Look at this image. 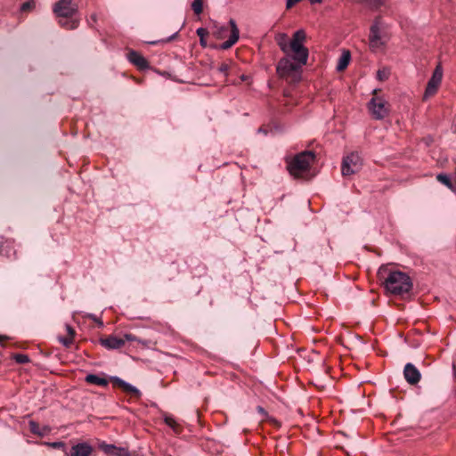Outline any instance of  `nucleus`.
Returning a JSON list of instances; mask_svg holds the SVG:
<instances>
[{
  "instance_id": "f257e3e1",
  "label": "nucleus",
  "mask_w": 456,
  "mask_h": 456,
  "mask_svg": "<svg viewBox=\"0 0 456 456\" xmlns=\"http://www.w3.org/2000/svg\"><path fill=\"white\" fill-rule=\"evenodd\" d=\"M306 38L303 29L297 30L289 41L287 34L280 33L275 40L280 49L286 54L281 58L276 67L280 77L298 82L301 78V68L307 63L309 52L304 46Z\"/></svg>"
},
{
  "instance_id": "f03ea898",
  "label": "nucleus",
  "mask_w": 456,
  "mask_h": 456,
  "mask_svg": "<svg viewBox=\"0 0 456 456\" xmlns=\"http://www.w3.org/2000/svg\"><path fill=\"white\" fill-rule=\"evenodd\" d=\"M77 10V4L73 0H60L53 8L54 14L59 18L60 26L66 29H75L78 27Z\"/></svg>"
},
{
  "instance_id": "7ed1b4c3",
  "label": "nucleus",
  "mask_w": 456,
  "mask_h": 456,
  "mask_svg": "<svg viewBox=\"0 0 456 456\" xmlns=\"http://www.w3.org/2000/svg\"><path fill=\"white\" fill-rule=\"evenodd\" d=\"M383 283L388 292L396 296L409 293L412 289L411 277L400 271L390 272Z\"/></svg>"
},
{
  "instance_id": "20e7f679",
  "label": "nucleus",
  "mask_w": 456,
  "mask_h": 456,
  "mask_svg": "<svg viewBox=\"0 0 456 456\" xmlns=\"http://www.w3.org/2000/svg\"><path fill=\"white\" fill-rule=\"evenodd\" d=\"M315 155L311 151H305L297 154L292 159L288 161V170L289 174L297 178L303 176L310 168L314 161Z\"/></svg>"
},
{
  "instance_id": "39448f33",
  "label": "nucleus",
  "mask_w": 456,
  "mask_h": 456,
  "mask_svg": "<svg viewBox=\"0 0 456 456\" xmlns=\"http://www.w3.org/2000/svg\"><path fill=\"white\" fill-rule=\"evenodd\" d=\"M388 35L379 19H376L370 28L369 44L372 51H377L385 46L388 41Z\"/></svg>"
},
{
  "instance_id": "423d86ee",
  "label": "nucleus",
  "mask_w": 456,
  "mask_h": 456,
  "mask_svg": "<svg viewBox=\"0 0 456 456\" xmlns=\"http://www.w3.org/2000/svg\"><path fill=\"white\" fill-rule=\"evenodd\" d=\"M362 167V159L358 152H351L343 158L341 173L344 176L358 173Z\"/></svg>"
},
{
  "instance_id": "0eeeda50",
  "label": "nucleus",
  "mask_w": 456,
  "mask_h": 456,
  "mask_svg": "<svg viewBox=\"0 0 456 456\" xmlns=\"http://www.w3.org/2000/svg\"><path fill=\"white\" fill-rule=\"evenodd\" d=\"M368 109L373 118L378 120L383 119L389 112L387 102L380 96L372 97L368 103Z\"/></svg>"
},
{
  "instance_id": "6e6552de",
  "label": "nucleus",
  "mask_w": 456,
  "mask_h": 456,
  "mask_svg": "<svg viewBox=\"0 0 456 456\" xmlns=\"http://www.w3.org/2000/svg\"><path fill=\"white\" fill-rule=\"evenodd\" d=\"M443 78V69L441 65H437L435 69L431 78L428 80L424 95L423 100H428L429 97L433 96L440 86Z\"/></svg>"
},
{
  "instance_id": "1a4fd4ad",
  "label": "nucleus",
  "mask_w": 456,
  "mask_h": 456,
  "mask_svg": "<svg viewBox=\"0 0 456 456\" xmlns=\"http://www.w3.org/2000/svg\"><path fill=\"white\" fill-rule=\"evenodd\" d=\"M110 380L113 383L114 387L121 388L124 392L130 394L132 396L135 398L141 397L142 393L140 392V390L134 386L131 385L130 383L116 376L111 377Z\"/></svg>"
},
{
  "instance_id": "9d476101",
  "label": "nucleus",
  "mask_w": 456,
  "mask_h": 456,
  "mask_svg": "<svg viewBox=\"0 0 456 456\" xmlns=\"http://www.w3.org/2000/svg\"><path fill=\"white\" fill-rule=\"evenodd\" d=\"M403 376L406 381L411 385H416L421 379L419 370L411 362L405 364Z\"/></svg>"
},
{
  "instance_id": "9b49d317",
  "label": "nucleus",
  "mask_w": 456,
  "mask_h": 456,
  "mask_svg": "<svg viewBox=\"0 0 456 456\" xmlns=\"http://www.w3.org/2000/svg\"><path fill=\"white\" fill-rule=\"evenodd\" d=\"M229 25L231 28V35L228 40L220 45V49L222 50H227L231 48L239 40L240 31L235 20L233 19H231L229 20Z\"/></svg>"
},
{
  "instance_id": "f8f14e48",
  "label": "nucleus",
  "mask_w": 456,
  "mask_h": 456,
  "mask_svg": "<svg viewBox=\"0 0 456 456\" xmlns=\"http://www.w3.org/2000/svg\"><path fill=\"white\" fill-rule=\"evenodd\" d=\"M93 452V447L87 443H78L66 452V456H90Z\"/></svg>"
},
{
  "instance_id": "ddd939ff",
  "label": "nucleus",
  "mask_w": 456,
  "mask_h": 456,
  "mask_svg": "<svg viewBox=\"0 0 456 456\" xmlns=\"http://www.w3.org/2000/svg\"><path fill=\"white\" fill-rule=\"evenodd\" d=\"M100 344L109 350L119 349L125 345V340L115 336H109L100 339Z\"/></svg>"
},
{
  "instance_id": "4468645a",
  "label": "nucleus",
  "mask_w": 456,
  "mask_h": 456,
  "mask_svg": "<svg viewBox=\"0 0 456 456\" xmlns=\"http://www.w3.org/2000/svg\"><path fill=\"white\" fill-rule=\"evenodd\" d=\"M127 58L131 63L135 65L140 69H145L149 68L147 60L135 51H130L127 53Z\"/></svg>"
},
{
  "instance_id": "2eb2a0df",
  "label": "nucleus",
  "mask_w": 456,
  "mask_h": 456,
  "mask_svg": "<svg viewBox=\"0 0 456 456\" xmlns=\"http://www.w3.org/2000/svg\"><path fill=\"white\" fill-rule=\"evenodd\" d=\"M351 60V54L349 51H344L338 58L337 64V70L343 71L348 66Z\"/></svg>"
},
{
  "instance_id": "dca6fc26",
  "label": "nucleus",
  "mask_w": 456,
  "mask_h": 456,
  "mask_svg": "<svg viewBox=\"0 0 456 456\" xmlns=\"http://www.w3.org/2000/svg\"><path fill=\"white\" fill-rule=\"evenodd\" d=\"M85 380L89 384H94L101 387H106L109 383L106 379L99 377L98 375L95 374L86 375Z\"/></svg>"
},
{
  "instance_id": "f3484780",
  "label": "nucleus",
  "mask_w": 456,
  "mask_h": 456,
  "mask_svg": "<svg viewBox=\"0 0 456 456\" xmlns=\"http://www.w3.org/2000/svg\"><path fill=\"white\" fill-rule=\"evenodd\" d=\"M436 179H437L438 182H440L441 183L445 185L447 188H449L451 190L454 189V184L452 182V179H451V177L448 175H446V174H439V175H437Z\"/></svg>"
},
{
  "instance_id": "a211bd4d",
  "label": "nucleus",
  "mask_w": 456,
  "mask_h": 456,
  "mask_svg": "<svg viewBox=\"0 0 456 456\" xmlns=\"http://www.w3.org/2000/svg\"><path fill=\"white\" fill-rule=\"evenodd\" d=\"M45 445L53 448V449H60L64 452V456H66V452H69L67 449L66 444L63 442H45Z\"/></svg>"
},
{
  "instance_id": "6ab92c4d",
  "label": "nucleus",
  "mask_w": 456,
  "mask_h": 456,
  "mask_svg": "<svg viewBox=\"0 0 456 456\" xmlns=\"http://www.w3.org/2000/svg\"><path fill=\"white\" fill-rule=\"evenodd\" d=\"M28 427H29V430L32 434H35V435H37L39 436H43L45 432H42L41 429H40V427L38 425V423H37L36 421L34 420H30L28 422Z\"/></svg>"
},
{
  "instance_id": "aec40b11",
  "label": "nucleus",
  "mask_w": 456,
  "mask_h": 456,
  "mask_svg": "<svg viewBox=\"0 0 456 456\" xmlns=\"http://www.w3.org/2000/svg\"><path fill=\"white\" fill-rule=\"evenodd\" d=\"M362 3L366 4L370 9H378L381 5L385 4L386 0H361Z\"/></svg>"
},
{
  "instance_id": "412c9836",
  "label": "nucleus",
  "mask_w": 456,
  "mask_h": 456,
  "mask_svg": "<svg viewBox=\"0 0 456 456\" xmlns=\"http://www.w3.org/2000/svg\"><path fill=\"white\" fill-rule=\"evenodd\" d=\"M165 423L170 427L175 432H179V425L176 423L175 419L171 416H165L164 418Z\"/></svg>"
},
{
  "instance_id": "4be33fe9",
  "label": "nucleus",
  "mask_w": 456,
  "mask_h": 456,
  "mask_svg": "<svg viewBox=\"0 0 456 456\" xmlns=\"http://www.w3.org/2000/svg\"><path fill=\"white\" fill-rule=\"evenodd\" d=\"M390 70L387 68L379 69L377 72V78L379 81H385L388 78Z\"/></svg>"
},
{
  "instance_id": "5701e85b",
  "label": "nucleus",
  "mask_w": 456,
  "mask_h": 456,
  "mask_svg": "<svg viewBox=\"0 0 456 456\" xmlns=\"http://www.w3.org/2000/svg\"><path fill=\"white\" fill-rule=\"evenodd\" d=\"M13 359L17 363L24 364L29 362V357L27 354H16L13 355Z\"/></svg>"
},
{
  "instance_id": "b1692460",
  "label": "nucleus",
  "mask_w": 456,
  "mask_h": 456,
  "mask_svg": "<svg viewBox=\"0 0 456 456\" xmlns=\"http://www.w3.org/2000/svg\"><path fill=\"white\" fill-rule=\"evenodd\" d=\"M191 8L196 14H200L203 10L202 0H194L192 2Z\"/></svg>"
},
{
  "instance_id": "393cba45",
  "label": "nucleus",
  "mask_w": 456,
  "mask_h": 456,
  "mask_svg": "<svg viewBox=\"0 0 456 456\" xmlns=\"http://www.w3.org/2000/svg\"><path fill=\"white\" fill-rule=\"evenodd\" d=\"M197 35L200 39V43L202 45H205L204 37L208 35V30L204 28H199L197 29Z\"/></svg>"
},
{
  "instance_id": "a878e982",
  "label": "nucleus",
  "mask_w": 456,
  "mask_h": 456,
  "mask_svg": "<svg viewBox=\"0 0 456 456\" xmlns=\"http://www.w3.org/2000/svg\"><path fill=\"white\" fill-rule=\"evenodd\" d=\"M59 341L65 346V347H69L72 343H73V338H63V337H59Z\"/></svg>"
},
{
  "instance_id": "bb28decb",
  "label": "nucleus",
  "mask_w": 456,
  "mask_h": 456,
  "mask_svg": "<svg viewBox=\"0 0 456 456\" xmlns=\"http://www.w3.org/2000/svg\"><path fill=\"white\" fill-rule=\"evenodd\" d=\"M229 64L226 63V62H223L219 67H218V71L220 73H223L224 76H227L228 75V70H229Z\"/></svg>"
},
{
  "instance_id": "cd10ccee",
  "label": "nucleus",
  "mask_w": 456,
  "mask_h": 456,
  "mask_svg": "<svg viewBox=\"0 0 456 456\" xmlns=\"http://www.w3.org/2000/svg\"><path fill=\"white\" fill-rule=\"evenodd\" d=\"M34 4H35L34 2H31V1L25 2L21 4L20 10L22 12H27V11L30 10L34 6Z\"/></svg>"
},
{
  "instance_id": "c85d7f7f",
  "label": "nucleus",
  "mask_w": 456,
  "mask_h": 456,
  "mask_svg": "<svg viewBox=\"0 0 456 456\" xmlns=\"http://www.w3.org/2000/svg\"><path fill=\"white\" fill-rule=\"evenodd\" d=\"M228 31V28L224 27V26H222L220 27L217 31L216 32V37L218 38H222L224 37L225 33Z\"/></svg>"
},
{
  "instance_id": "c756f323",
  "label": "nucleus",
  "mask_w": 456,
  "mask_h": 456,
  "mask_svg": "<svg viewBox=\"0 0 456 456\" xmlns=\"http://www.w3.org/2000/svg\"><path fill=\"white\" fill-rule=\"evenodd\" d=\"M66 330L69 338H72L74 339V337L76 335L75 330L69 324H66Z\"/></svg>"
},
{
  "instance_id": "7c9ffc66",
  "label": "nucleus",
  "mask_w": 456,
  "mask_h": 456,
  "mask_svg": "<svg viewBox=\"0 0 456 456\" xmlns=\"http://www.w3.org/2000/svg\"><path fill=\"white\" fill-rule=\"evenodd\" d=\"M301 0H287L286 1V8L290 9L296 4L299 3Z\"/></svg>"
},
{
  "instance_id": "2f4dec72",
  "label": "nucleus",
  "mask_w": 456,
  "mask_h": 456,
  "mask_svg": "<svg viewBox=\"0 0 456 456\" xmlns=\"http://www.w3.org/2000/svg\"><path fill=\"white\" fill-rule=\"evenodd\" d=\"M125 338H123L126 341H135L136 338H135V336H134L133 334H125L124 336Z\"/></svg>"
},
{
  "instance_id": "473e14b6",
  "label": "nucleus",
  "mask_w": 456,
  "mask_h": 456,
  "mask_svg": "<svg viewBox=\"0 0 456 456\" xmlns=\"http://www.w3.org/2000/svg\"><path fill=\"white\" fill-rule=\"evenodd\" d=\"M89 317L98 323L99 326H103V322L98 320L94 314H90Z\"/></svg>"
},
{
  "instance_id": "72a5a7b5",
  "label": "nucleus",
  "mask_w": 456,
  "mask_h": 456,
  "mask_svg": "<svg viewBox=\"0 0 456 456\" xmlns=\"http://www.w3.org/2000/svg\"><path fill=\"white\" fill-rule=\"evenodd\" d=\"M115 448H116V447H115L114 445H109V444H108V445H105V447H104V451H105L106 452H110V451H111V450H113V449H115Z\"/></svg>"
},
{
  "instance_id": "f704fd0d",
  "label": "nucleus",
  "mask_w": 456,
  "mask_h": 456,
  "mask_svg": "<svg viewBox=\"0 0 456 456\" xmlns=\"http://www.w3.org/2000/svg\"><path fill=\"white\" fill-rule=\"evenodd\" d=\"M309 2L312 4H321L322 2V0H309Z\"/></svg>"
},
{
  "instance_id": "c9c22d12",
  "label": "nucleus",
  "mask_w": 456,
  "mask_h": 456,
  "mask_svg": "<svg viewBox=\"0 0 456 456\" xmlns=\"http://www.w3.org/2000/svg\"><path fill=\"white\" fill-rule=\"evenodd\" d=\"M258 133H263L265 134H267V131L265 129H264L263 127H259L258 130H257Z\"/></svg>"
},
{
  "instance_id": "e433bc0d",
  "label": "nucleus",
  "mask_w": 456,
  "mask_h": 456,
  "mask_svg": "<svg viewBox=\"0 0 456 456\" xmlns=\"http://www.w3.org/2000/svg\"><path fill=\"white\" fill-rule=\"evenodd\" d=\"M257 410H258L259 412H262V413L265 412V410L261 406H258Z\"/></svg>"
},
{
  "instance_id": "4c0bfd02",
  "label": "nucleus",
  "mask_w": 456,
  "mask_h": 456,
  "mask_svg": "<svg viewBox=\"0 0 456 456\" xmlns=\"http://www.w3.org/2000/svg\"><path fill=\"white\" fill-rule=\"evenodd\" d=\"M91 18H92V20H94V21H95V20H96V16H95V14H93V15L91 16Z\"/></svg>"
},
{
  "instance_id": "58836bf2",
  "label": "nucleus",
  "mask_w": 456,
  "mask_h": 456,
  "mask_svg": "<svg viewBox=\"0 0 456 456\" xmlns=\"http://www.w3.org/2000/svg\"><path fill=\"white\" fill-rule=\"evenodd\" d=\"M4 337L0 335V342H2L4 340Z\"/></svg>"
},
{
  "instance_id": "ea45409f",
  "label": "nucleus",
  "mask_w": 456,
  "mask_h": 456,
  "mask_svg": "<svg viewBox=\"0 0 456 456\" xmlns=\"http://www.w3.org/2000/svg\"><path fill=\"white\" fill-rule=\"evenodd\" d=\"M377 92H378V90H377V89H374V90H373V94H377Z\"/></svg>"
}]
</instances>
